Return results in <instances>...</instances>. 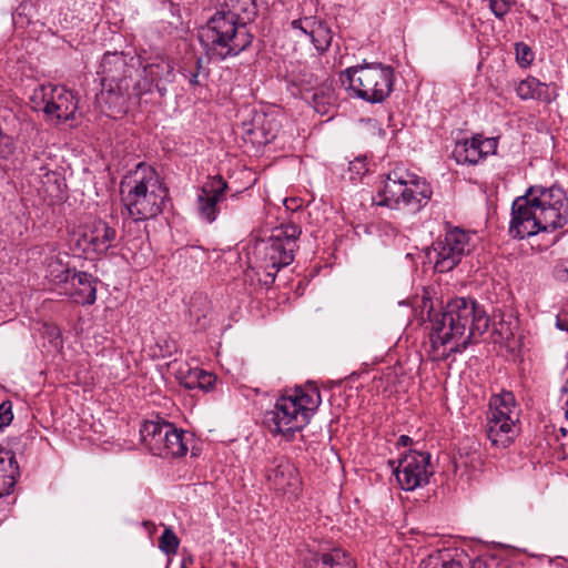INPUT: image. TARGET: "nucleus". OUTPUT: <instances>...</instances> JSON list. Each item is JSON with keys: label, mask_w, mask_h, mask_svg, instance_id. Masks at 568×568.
I'll return each mask as SVG.
<instances>
[{"label": "nucleus", "mask_w": 568, "mask_h": 568, "mask_svg": "<svg viewBox=\"0 0 568 568\" xmlns=\"http://www.w3.org/2000/svg\"><path fill=\"white\" fill-rule=\"evenodd\" d=\"M430 321L432 356L444 361L452 353L464 351L471 338L481 335L488 327L485 311L473 298L450 300L443 313L434 314Z\"/></svg>", "instance_id": "obj_1"}, {"label": "nucleus", "mask_w": 568, "mask_h": 568, "mask_svg": "<svg viewBox=\"0 0 568 568\" xmlns=\"http://www.w3.org/2000/svg\"><path fill=\"white\" fill-rule=\"evenodd\" d=\"M568 222V199L559 187H530L511 205L509 234L525 239L564 227Z\"/></svg>", "instance_id": "obj_2"}, {"label": "nucleus", "mask_w": 568, "mask_h": 568, "mask_svg": "<svg viewBox=\"0 0 568 568\" xmlns=\"http://www.w3.org/2000/svg\"><path fill=\"white\" fill-rule=\"evenodd\" d=\"M321 402V393L316 386L306 384L295 387L282 395L273 409L265 413L264 424L272 434L288 439L310 423Z\"/></svg>", "instance_id": "obj_3"}, {"label": "nucleus", "mask_w": 568, "mask_h": 568, "mask_svg": "<svg viewBox=\"0 0 568 568\" xmlns=\"http://www.w3.org/2000/svg\"><path fill=\"white\" fill-rule=\"evenodd\" d=\"M124 205L135 221L153 219L163 212L169 190L151 166L139 164L121 183Z\"/></svg>", "instance_id": "obj_4"}, {"label": "nucleus", "mask_w": 568, "mask_h": 568, "mask_svg": "<svg viewBox=\"0 0 568 568\" xmlns=\"http://www.w3.org/2000/svg\"><path fill=\"white\" fill-rule=\"evenodd\" d=\"M429 183L404 168L387 173L377 191L376 204L409 213L420 211L430 200Z\"/></svg>", "instance_id": "obj_5"}, {"label": "nucleus", "mask_w": 568, "mask_h": 568, "mask_svg": "<svg viewBox=\"0 0 568 568\" xmlns=\"http://www.w3.org/2000/svg\"><path fill=\"white\" fill-rule=\"evenodd\" d=\"M202 43L220 60L237 55L252 43V34L245 26L221 8L200 31Z\"/></svg>", "instance_id": "obj_6"}, {"label": "nucleus", "mask_w": 568, "mask_h": 568, "mask_svg": "<svg viewBox=\"0 0 568 568\" xmlns=\"http://www.w3.org/2000/svg\"><path fill=\"white\" fill-rule=\"evenodd\" d=\"M136 64L135 58L123 52H106L98 71L102 85L99 99L122 109L128 99L135 98L132 77Z\"/></svg>", "instance_id": "obj_7"}, {"label": "nucleus", "mask_w": 568, "mask_h": 568, "mask_svg": "<svg viewBox=\"0 0 568 568\" xmlns=\"http://www.w3.org/2000/svg\"><path fill=\"white\" fill-rule=\"evenodd\" d=\"M339 79L356 98L371 103L384 101L393 90L392 68L377 63L348 68Z\"/></svg>", "instance_id": "obj_8"}, {"label": "nucleus", "mask_w": 568, "mask_h": 568, "mask_svg": "<svg viewBox=\"0 0 568 568\" xmlns=\"http://www.w3.org/2000/svg\"><path fill=\"white\" fill-rule=\"evenodd\" d=\"M520 409L511 392L491 396L487 416V436L493 445L507 447L518 433Z\"/></svg>", "instance_id": "obj_9"}, {"label": "nucleus", "mask_w": 568, "mask_h": 568, "mask_svg": "<svg viewBox=\"0 0 568 568\" xmlns=\"http://www.w3.org/2000/svg\"><path fill=\"white\" fill-rule=\"evenodd\" d=\"M141 439L149 450L160 457H181L187 452V437L166 422H145L140 430Z\"/></svg>", "instance_id": "obj_10"}, {"label": "nucleus", "mask_w": 568, "mask_h": 568, "mask_svg": "<svg viewBox=\"0 0 568 568\" xmlns=\"http://www.w3.org/2000/svg\"><path fill=\"white\" fill-rule=\"evenodd\" d=\"M301 233V229L293 223L282 224L263 242L264 267L273 280L280 268L293 262Z\"/></svg>", "instance_id": "obj_11"}, {"label": "nucleus", "mask_w": 568, "mask_h": 568, "mask_svg": "<svg viewBox=\"0 0 568 568\" xmlns=\"http://www.w3.org/2000/svg\"><path fill=\"white\" fill-rule=\"evenodd\" d=\"M31 103L34 110H42L50 120L57 122L73 119L78 110V99L72 91L51 84L36 89Z\"/></svg>", "instance_id": "obj_12"}, {"label": "nucleus", "mask_w": 568, "mask_h": 568, "mask_svg": "<svg viewBox=\"0 0 568 568\" xmlns=\"http://www.w3.org/2000/svg\"><path fill=\"white\" fill-rule=\"evenodd\" d=\"M471 235L460 229L446 232L442 240L433 244L427 253L428 260L439 273L452 271L471 251Z\"/></svg>", "instance_id": "obj_13"}, {"label": "nucleus", "mask_w": 568, "mask_h": 568, "mask_svg": "<svg viewBox=\"0 0 568 568\" xmlns=\"http://www.w3.org/2000/svg\"><path fill=\"white\" fill-rule=\"evenodd\" d=\"M174 79L173 61L165 54H155L145 59L143 79L134 83L135 98L141 99L155 89L160 98L166 93V85Z\"/></svg>", "instance_id": "obj_14"}, {"label": "nucleus", "mask_w": 568, "mask_h": 568, "mask_svg": "<svg viewBox=\"0 0 568 568\" xmlns=\"http://www.w3.org/2000/svg\"><path fill=\"white\" fill-rule=\"evenodd\" d=\"M394 474L404 490H414L426 485L433 475L430 455L426 452L410 450L398 462Z\"/></svg>", "instance_id": "obj_15"}, {"label": "nucleus", "mask_w": 568, "mask_h": 568, "mask_svg": "<svg viewBox=\"0 0 568 568\" xmlns=\"http://www.w3.org/2000/svg\"><path fill=\"white\" fill-rule=\"evenodd\" d=\"M116 241V231L102 220L84 224L79 232L77 245L84 253L103 254Z\"/></svg>", "instance_id": "obj_16"}, {"label": "nucleus", "mask_w": 568, "mask_h": 568, "mask_svg": "<svg viewBox=\"0 0 568 568\" xmlns=\"http://www.w3.org/2000/svg\"><path fill=\"white\" fill-rule=\"evenodd\" d=\"M267 481L275 491L295 498L301 489V477L294 464L284 458H275L267 470Z\"/></svg>", "instance_id": "obj_17"}, {"label": "nucleus", "mask_w": 568, "mask_h": 568, "mask_svg": "<svg viewBox=\"0 0 568 568\" xmlns=\"http://www.w3.org/2000/svg\"><path fill=\"white\" fill-rule=\"evenodd\" d=\"M497 142L495 139H483L474 136L470 140L459 141L453 150V156L459 164H477L488 154L496 152Z\"/></svg>", "instance_id": "obj_18"}, {"label": "nucleus", "mask_w": 568, "mask_h": 568, "mask_svg": "<svg viewBox=\"0 0 568 568\" xmlns=\"http://www.w3.org/2000/svg\"><path fill=\"white\" fill-rule=\"evenodd\" d=\"M293 31L307 37L318 52H325L333 40L329 27L315 17H304L291 22Z\"/></svg>", "instance_id": "obj_19"}, {"label": "nucleus", "mask_w": 568, "mask_h": 568, "mask_svg": "<svg viewBox=\"0 0 568 568\" xmlns=\"http://www.w3.org/2000/svg\"><path fill=\"white\" fill-rule=\"evenodd\" d=\"M227 183L221 176L210 179L197 196L199 212L207 222H213L219 213L217 204L224 200Z\"/></svg>", "instance_id": "obj_20"}, {"label": "nucleus", "mask_w": 568, "mask_h": 568, "mask_svg": "<svg viewBox=\"0 0 568 568\" xmlns=\"http://www.w3.org/2000/svg\"><path fill=\"white\" fill-rule=\"evenodd\" d=\"M70 295L74 302L91 305L97 300V281L87 272H74L70 278Z\"/></svg>", "instance_id": "obj_21"}, {"label": "nucleus", "mask_w": 568, "mask_h": 568, "mask_svg": "<svg viewBox=\"0 0 568 568\" xmlns=\"http://www.w3.org/2000/svg\"><path fill=\"white\" fill-rule=\"evenodd\" d=\"M515 90L521 100L532 99L542 102H550L552 99L550 87L532 77L518 82Z\"/></svg>", "instance_id": "obj_22"}, {"label": "nucleus", "mask_w": 568, "mask_h": 568, "mask_svg": "<svg viewBox=\"0 0 568 568\" xmlns=\"http://www.w3.org/2000/svg\"><path fill=\"white\" fill-rule=\"evenodd\" d=\"M336 102L337 97L331 82L325 81L320 87L315 88L312 95V103L318 114H331L336 106Z\"/></svg>", "instance_id": "obj_23"}, {"label": "nucleus", "mask_w": 568, "mask_h": 568, "mask_svg": "<svg viewBox=\"0 0 568 568\" xmlns=\"http://www.w3.org/2000/svg\"><path fill=\"white\" fill-rule=\"evenodd\" d=\"M219 8L244 22L245 26L256 14L255 0H222L219 2Z\"/></svg>", "instance_id": "obj_24"}, {"label": "nucleus", "mask_w": 568, "mask_h": 568, "mask_svg": "<svg viewBox=\"0 0 568 568\" xmlns=\"http://www.w3.org/2000/svg\"><path fill=\"white\" fill-rule=\"evenodd\" d=\"M68 254L52 255L47 260L45 277L53 284H62L70 281V268L67 260Z\"/></svg>", "instance_id": "obj_25"}, {"label": "nucleus", "mask_w": 568, "mask_h": 568, "mask_svg": "<svg viewBox=\"0 0 568 568\" xmlns=\"http://www.w3.org/2000/svg\"><path fill=\"white\" fill-rule=\"evenodd\" d=\"M19 475V465L13 452L0 449V478L14 487Z\"/></svg>", "instance_id": "obj_26"}, {"label": "nucleus", "mask_w": 568, "mask_h": 568, "mask_svg": "<svg viewBox=\"0 0 568 568\" xmlns=\"http://www.w3.org/2000/svg\"><path fill=\"white\" fill-rule=\"evenodd\" d=\"M318 568H355L353 559L342 549L335 548L324 552L316 560Z\"/></svg>", "instance_id": "obj_27"}, {"label": "nucleus", "mask_w": 568, "mask_h": 568, "mask_svg": "<svg viewBox=\"0 0 568 568\" xmlns=\"http://www.w3.org/2000/svg\"><path fill=\"white\" fill-rule=\"evenodd\" d=\"M211 302L202 294H195L190 302V315L194 318L199 328H205L209 323Z\"/></svg>", "instance_id": "obj_28"}, {"label": "nucleus", "mask_w": 568, "mask_h": 568, "mask_svg": "<svg viewBox=\"0 0 568 568\" xmlns=\"http://www.w3.org/2000/svg\"><path fill=\"white\" fill-rule=\"evenodd\" d=\"M280 125L277 121L267 115H257L254 120V131H260L263 138V142L268 143L273 141L278 132Z\"/></svg>", "instance_id": "obj_29"}, {"label": "nucleus", "mask_w": 568, "mask_h": 568, "mask_svg": "<svg viewBox=\"0 0 568 568\" xmlns=\"http://www.w3.org/2000/svg\"><path fill=\"white\" fill-rule=\"evenodd\" d=\"M179 538L171 528H165L159 540V548L166 555L175 554L179 548Z\"/></svg>", "instance_id": "obj_30"}, {"label": "nucleus", "mask_w": 568, "mask_h": 568, "mask_svg": "<svg viewBox=\"0 0 568 568\" xmlns=\"http://www.w3.org/2000/svg\"><path fill=\"white\" fill-rule=\"evenodd\" d=\"M44 192L50 196L58 197L61 193L62 181L57 172H45L42 179Z\"/></svg>", "instance_id": "obj_31"}, {"label": "nucleus", "mask_w": 568, "mask_h": 568, "mask_svg": "<svg viewBox=\"0 0 568 568\" xmlns=\"http://www.w3.org/2000/svg\"><path fill=\"white\" fill-rule=\"evenodd\" d=\"M190 378H193L194 381L186 383V387H189V388L199 387L202 389H206L214 382V376L205 371H202V369L193 371L190 374Z\"/></svg>", "instance_id": "obj_32"}, {"label": "nucleus", "mask_w": 568, "mask_h": 568, "mask_svg": "<svg viewBox=\"0 0 568 568\" xmlns=\"http://www.w3.org/2000/svg\"><path fill=\"white\" fill-rule=\"evenodd\" d=\"M471 568H511L508 562L501 561L497 557H480L471 562Z\"/></svg>", "instance_id": "obj_33"}, {"label": "nucleus", "mask_w": 568, "mask_h": 568, "mask_svg": "<svg viewBox=\"0 0 568 568\" xmlns=\"http://www.w3.org/2000/svg\"><path fill=\"white\" fill-rule=\"evenodd\" d=\"M491 12L497 18H503L515 4L514 0H487Z\"/></svg>", "instance_id": "obj_34"}, {"label": "nucleus", "mask_w": 568, "mask_h": 568, "mask_svg": "<svg viewBox=\"0 0 568 568\" xmlns=\"http://www.w3.org/2000/svg\"><path fill=\"white\" fill-rule=\"evenodd\" d=\"M516 59L521 67H527L534 60V53L527 44L516 43Z\"/></svg>", "instance_id": "obj_35"}, {"label": "nucleus", "mask_w": 568, "mask_h": 568, "mask_svg": "<svg viewBox=\"0 0 568 568\" xmlns=\"http://www.w3.org/2000/svg\"><path fill=\"white\" fill-rule=\"evenodd\" d=\"M14 152V145L11 136L3 133L0 128V159H8Z\"/></svg>", "instance_id": "obj_36"}, {"label": "nucleus", "mask_w": 568, "mask_h": 568, "mask_svg": "<svg viewBox=\"0 0 568 568\" xmlns=\"http://www.w3.org/2000/svg\"><path fill=\"white\" fill-rule=\"evenodd\" d=\"M209 75V71L203 67L202 59H197L195 62V71L191 72L189 82L192 85H199L202 83V80L206 79Z\"/></svg>", "instance_id": "obj_37"}, {"label": "nucleus", "mask_w": 568, "mask_h": 568, "mask_svg": "<svg viewBox=\"0 0 568 568\" xmlns=\"http://www.w3.org/2000/svg\"><path fill=\"white\" fill-rule=\"evenodd\" d=\"M419 568H462V565L456 560L439 561L437 559H428L423 561Z\"/></svg>", "instance_id": "obj_38"}, {"label": "nucleus", "mask_w": 568, "mask_h": 568, "mask_svg": "<svg viewBox=\"0 0 568 568\" xmlns=\"http://www.w3.org/2000/svg\"><path fill=\"white\" fill-rule=\"evenodd\" d=\"M12 418L11 404L8 402L0 404V429L9 425Z\"/></svg>", "instance_id": "obj_39"}, {"label": "nucleus", "mask_w": 568, "mask_h": 568, "mask_svg": "<svg viewBox=\"0 0 568 568\" xmlns=\"http://www.w3.org/2000/svg\"><path fill=\"white\" fill-rule=\"evenodd\" d=\"M12 486L8 485L6 481H3L1 478H0V498L4 495H8L11 493L12 490Z\"/></svg>", "instance_id": "obj_40"}, {"label": "nucleus", "mask_w": 568, "mask_h": 568, "mask_svg": "<svg viewBox=\"0 0 568 568\" xmlns=\"http://www.w3.org/2000/svg\"><path fill=\"white\" fill-rule=\"evenodd\" d=\"M409 443H412V439L408 436H406V435H402L398 438V445L407 446Z\"/></svg>", "instance_id": "obj_41"}, {"label": "nucleus", "mask_w": 568, "mask_h": 568, "mask_svg": "<svg viewBox=\"0 0 568 568\" xmlns=\"http://www.w3.org/2000/svg\"><path fill=\"white\" fill-rule=\"evenodd\" d=\"M557 326H558L560 329H567V331H568V327H567V326H565V325L560 322V320H559V318L557 320Z\"/></svg>", "instance_id": "obj_42"}, {"label": "nucleus", "mask_w": 568, "mask_h": 568, "mask_svg": "<svg viewBox=\"0 0 568 568\" xmlns=\"http://www.w3.org/2000/svg\"><path fill=\"white\" fill-rule=\"evenodd\" d=\"M565 417L568 420V397H567V400L565 403Z\"/></svg>", "instance_id": "obj_43"}, {"label": "nucleus", "mask_w": 568, "mask_h": 568, "mask_svg": "<svg viewBox=\"0 0 568 568\" xmlns=\"http://www.w3.org/2000/svg\"><path fill=\"white\" fill-rule=\"evenodd\" d=\"M181 568H189V567H187V564H186V560H183V561H182Z\"/></svg>", "instance_id": "obj_44"}, {"label": "nucleus", "mask_w": 568, "mask_h": 568, "mask_svg": "<svg viewBox=\"0 0 568 568\" xmlns=\"http://www.w3.org/2000/svg\"><path fill=\"white\" fill-rule=\"evenodd\" d=\"M567 392H568L567 386H564V387L561 388V393H562V394H566Z\"/></svg>", "instance_id": "obj_45"}, {"label": "nucleus", "mask_w": 568, "mask_h": 568, "mask_svg": "<svg viewBox=\"0 0 568 568\" xmlns=\"http://www.w3.org/2000/svg\"><path fill=\"white\" fill-rule=\"evenodd\" d=\"M567 385H568V378H567Z\"/></svg>", "instance_id": "obj_46"}]
</instances>
